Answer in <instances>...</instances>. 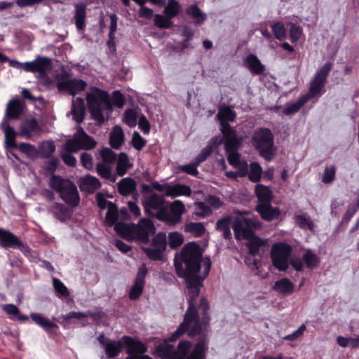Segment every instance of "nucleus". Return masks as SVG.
I'll return each mask as SVG.
<instances>
[{
    "label": "nucleus",
    "instance_id": "1",
    "mask_svg": "<svg viewBox=\"0 0 359 359\" xmlns=\"http://www.w3.org/2000/svg\"><path fill=\"white\" fill-rule=\"evenodd\" d=\"M202 251L195 242L187 243L179 256L175 257L177 275L184 279L188 290V308L177 329L155 348L161 359H206L209 338L210 305L201 297L196 305L204 277L198 275L201 268Z\"/></svg>",
    "mask_w": 359,
    "mask_h": 359
},
{
    "label": "nucleus",
    "instance_id": "2",
    "mask_svg": "<svg viewBox=\"0 0 359 359\" xmlns=\"http://www.w3.org/2000/svg\"><path fill=\"white\" fill-rule=\"evenodd\" d=\"M262 223L257 216L250 217L236 218L232 228L236 240H247L246 246L249 253L255 257L259 255L260 248L267 244L266 239H262L255 235V230L262 228Z\"/></svg>",
    "mask_w": 359,
    "mask_h": 359
},
{
    "label": "nucleus",
    "instance_id": "3",
    "mask_svg": "<svg viewBox=\"0 0 359 359\" xmlns=\"http://www.w3.org/2000/svg\"><path fill=\"white\" fill-rule=\"evenodd\" d=\"M86 102L90 116L98 125L104 123L103 111H112V104L108 93L100 88L93 86L86 94Z\"/></svg>",
    "mask_w": 359,
    "mask_h": 359
},
{
    "label": "nucleus",
    "instance_id": "4",
    "mask_svg": "<svg viewBox=\"0 0 359 359\" xmlns=\"http://www.w3.org/2000/svg\"><path fill=\"white\" fill-rule=\"evenodd\" d=\"M252 143L260 157L267 162H271L276 155L274 145V135L272 131L265 127L255 130L252 136Z\"/></svg>",
    "mask_w": 359,
    "mask_h": 359
},
{
    "label": "nucleus",
    "instance_id": "5",
    "mask_svg": "<svg viewBox=\"0 0 359 359\" xmlns=\"http://www.w3.org/2000/svg\"><path fill=\"white\" fill-rule=\"evenodd\" d=\"M50 187L57 192L61 199L72 208H76L80 202V196L76 186L69 180L60 175H53L50 178Z\"/></svg>",
    "mask_w": 359,
    "mask_h": 359
},
{
    "label": "nucleus",
    "instance_id": "6",
    "mask_svg": "<svg viewBox=\"0 0 359 359\" xmlns=\"http://www.w3.org/2000/svg\"><path fill=\"white\" fill-rule=\"evenodd\" d=\"M332 68V64L327 62L316 72L310 83L308 93L303 95L307 101L314 97L318 98L325 93V86Z\"/></svg>",
    "mask_w": 359,
    "mask_h": 359
},
{
    "label": "nucleus",
    "instance_id": "7",
    "mask_svg": "<svg viewBox=\"0 0 359 359\" xmlns=\"http://www.w3.org/2000/svg\"><path fill=\"white\" fill-rule=\"evenodd\" d=\"M97 145L95 139L88 135L85 130L79 127L73 138L66 141L64 149L69 153H77L80 150H90Z\"/></svg>",
    "mask_w": 359,
    "mask_h": 359
},
{
    "label": "nucleus",
    "instance_id": "8",
    "mask_svg": "<svg viewBox=\"0 0 359 359\" xmlns=\"http://www.w3.org/2000/svg\"><path fill=\"white\" fill-rule=\"evenodd\" d=\"M185 211L184 203L180 200H175L165 205V208L156 212L155 217L169 226H175L181 222L182 216Z\"/></svg>",
    "mask_w": 359,
    "mask_h": 359
},
{
    "label": "nucleus",
    "instance_id": "9",
    "mask_svg": "<svg viewBox=\"0 0 359 359\" xmlns=\"http://www.w3.org/2000/svg\"><path fill=\"white\" fill-rule=\"evenodd\" d=\"M292 252V247L286 243L273 244L271 250V259L273 266L280 271H286L289 267L288 259Z\"/></svg>",
    "mask_w": 359,
    "mask_h": 359
},
{
    "label": "nucleus",
    "instance_id": "10",
    "mask_svg": "<svg viewBox=\"0 0 359 359\" xmlns=\"http://www.w3.org/2000/svg\"><path fill=\"white\" fill-rule=\"evenodd\" d=\"M133 230V240L147 244L149 242V236L155 233L156 227L150 219L143 218L134 224Z\"/></svg>",
    "mask_w": 359,
    "mask_h": 359
},
{
    "label": "nucleus",
    "instance_id": "11",
    "mask_svg": "<svg viewBox=\"0 0 359 359\" xmlns=\"http://www.w3.org/2000/svg\"><path fill=\"white\" fill-rule=\"evenodd\" d=\"M217 117L222 126L221 132L223 135V138L236 136L235 130L228 123L229 121L233 122L235 120V111L229 107H222L219 109Z\"/></svg>",
    "mask_w": 359,
    "mask_h": 359
},
{
    "label": "nucleus",
    "instance_id": "12",
    "mask_svg": "<svg viewBox=\"0 0 359 359\" xmlns=\"http://www.w3.org/2000/svg\"><path fill=\"white\" fill-rule=\"evenodd\" d=\"M223 139L229 163L236 168L241 165V155L238 152L241 142L237 136Z\"/></svg>",
    "mask_w": 359,
    "mask_h": 359
},
{
    "label": "nucleus",
    "instance_id": "13",
    "mask_svg": "<svg viewBox=\"0 0 359 359\" xmlns=\"http://www.w3.org/2000/svg\"><path fill=\"white\" fill-rule=\"evenodd\" d=\"M99 344L104 348V352L108 358L117 357L123 349V340H112L104 336L102 333L97 337Z\"/></svg>",
    "mask_w": 359,
    "mask_h": 359
},
{
    "label": "nucleus",
    "instance_id": "14",
    "mask_svg": "<svg viewBox=\"0 0 359 359\" xmlns=\"http://www.w3.org/2000/svg\"><path fill=\"white\" fill-rule=\"evenodd\" d=\"M87 83L82 79H72L66 81H59L57 83L60 91H66L69 95L75 96L77 93L83 91Z\"/></svg>",
    "mask_w": 359,
    "mask_h": 359
},
{
    "label": "nucleus",
    "instance_id": "15",
    "mask_svg": "<svg viewBox=\"0 0 359 359\" xmlns=\"http://www.w3.org/2000/svg\"><path fill=\"white\" fill-rule=\"evenodd\" d=\"M147 272L148 270L145 264H142L139 268L134 284L129 292V298L131 300H136L142 295Z\"/></svg>",
    "mask_w": 359,
    "mask_h": 359
},
{
    "label": "nucleus",
    "instance_id": "16",
    "mask_svg": "<svg viewBox=\"0 0 359 359\" xmlns=\"http://www.w3.org/2000/svg\"><path fill=\"white\" fill-rule=\"evenodd\" d=\"M165 199L163 195L154 193L148 196H145L142 201V205L145 212L148 215H153L152 210L159 212L165 207Z\"/></svg>",
    "mask_w": 359,
    "mask_h": 359
},
{
    "label": "nucleus",
    "instance_id": "17",
    "mask_svg": "<svg viewBox=\"0 0 359 359\" xmlns=\"http://www.w3.org/2000/svg\"><path fill=\"white\" fill-rule=\"evenodd\" d=\"M122 340L123 347L127 348L126 353L128 356L146 353L148 351L147 346L143 342L130 336H123Z\"/></svg>",
    "mask_w": 359,
    "mask_h": 359
},
{
    "label": "nucleus",
    "instance_id": "18",
    "mask_svg": "<svg viewBox=\"0 0 359 359\" xmlns=\"http://www.w3.org/2000/svg\"><path fill=\"white\" fill-rule=\"evenodd\" d=\"M22 65L23 69L27 72L43 74L50 67V60L46 57H38L33 61L24 62Z\"/></svg>",
    "mask_w": 359,
    "mask_h": 359
},
{
    "label": "nucleus",
    "instance_id": "19",
    "mask_svg": "<svg viewBox=\"0 0 359 359\" xmlns=\"http://www.w3.org/2000/svg\"><path fill=\"white\" fill-rule=\"evenodd\" d=\"M25 108V101L15 98L10 100L6 106V117L4 118L18 120L23 114Z\"/></svg>",
    "mask_w": 359,
    "mask_h": 359
},
{
    "label": "nucleus",
    "instance_id": "20",
    "mask_svg": "<svg viewBox=\"0 0 359 359\" xmlns=\"http://www.w3.org/2000/svg\"><path fill=\"white\" fill-rule=\"evenodd\" d=\"M20 238L12 232L0 228V245L5 248H16L22 246Z\"/></svg>",
    "mask_w": 359,
    "mask_h": 359
},
{
    "label": "nucleus",
    "instance_id": "21",
    "mask_svg": "<svg viewBox=\"0 0 359 359\" xmlns=\"http://www.w3.org/2000/svg\"><path fill=\"white\" fill-rule=\"evenodd\" d=\"M255 210L259 214L261 218L266 222H272L280 215L279 208L273 207L271 203L264 205H257Z\"/></svg>",
    "mask_w": 359,
    "mask_h": 359
},
{
    "label": "nucleus",
    "instance_id": "22",
    "mask_svg": "<svg viewBox=\"0 0 359 359\" xmlns=\"http://www.w3.org/2000/svg\"><path fill=\"white\" fill-rule=\"evenodd\" d=\"M255 192L257 198V205H264L271 203L273 196L271 190L268 187L258 184L255 187Z\"/></svg>",
    "mask_w": 359,
    "mask_h": 359
},
{
    "label": "nucleus",
    "instance_id": "23",
    "mask_svg": "<svg viewBox=\"0 0 359 359\" xmlns=\"http://www.w3.org/2000/svg\"><path fill=\"white\" fill-rule=\"evenodd\" d=\"M1 127L5 135L6 146L8 148L16 149L17 142L15 139L18 134L14 128L9 125L7 119L6 118H4L2 121Z\"/></svg>",
    "mask_w": 359,
    "mask_h": 359
},
{
    "label": "nucleus",
    "instance_id": "24",
    "mask_svg": "<svg viewBox=\"0 0 359 359\" xmlns=\"http://www.w3.org/2000/svg\"><path fill=\"white\" fill-rule=\"evenodd\" d=\"M245 65L254 74L262 75L265 72V66L261 62L257 55L250 54L244 61Z\"/></svg>",
    "mask_w": 359,
    "mask_h": 359
},
{
    "label": "nucleus",
    "instance_id": "25",
    "mask_svg": "<svg viewBox=\"0 0 359 359\" xmlns=\"http://www.w3.org/2000/svg\"><path fill=\"white\" fill-rule=\"evenodd\" d=\"M40 130L41 128L37 120L32 117L21 123L19 135L29 139L32 137V132H37Z\"/></svg>",
    "mask_w": 359,
    "mask_h": 359
},
{
    "label": "nucleus",
    "instance_id": "26",
    "mask_svg": "<svg viewBox=\"0 0 359 359\" xmlns=\"http://www.w3.org/2000/svg\"><path fill=\"white\" fill-rule=\"evenodd\" d=\"M117 188L118 193L121 196H127L136 191L137 184L134 179L126 177L118 182Z\"/></svg>",
    "mask_w": 359,
    "mask_h": 359
},
{
    "label": "nucleus",
    "instance_id": "27",
    "mask_svg": "<svg viewBox=\"0 0 359 359\" xmlns=\"http://www.w3.org/2000/svg\"><path fill=\"white\" fill-rule=\"evenodd\" d=\"M191 189L189 186L176 184L173 186H166L165 195L172 198L180 196H190L191 195Z\"/></svg>",
    "mask_w": 359,
    "mask_h": 359
},
{
    "label": "nucleus",
    "instance_id": "28",
    "mask_svg": "<svg viewBox=\"0 0 359 359\" xmlns=\"http://www.w3.org/2000/svg\"><path fill=\"white\" fill-rule=\"evenodd\" d=\"M30 318L38 325L41 327L46 332H51L53 330H57L58 325L50 321L48 318L43 317L42 315L36 313H31Z\"/></svg>",
    "mask_w": 359,
    "mask_h": 359
},
{
    "label": "nucleus",
    "instance_id": "29",
    "mask_svg": "<svg viewBox=\"0 0 359 359\" xmlns=\"http://www.w3.org/2000/svg\"><path fill=\"white\" fill-rule=\"evenodd\" d=\"M75 25L78 30H83L86 26V6L83 3H79L75 6Z\"/></svg>",
    "mask_w": 359,
    "mask_h": 359
},
{
    "label": "nucleus",
    "instance_id": "30",
    "mask_svg": "<svg viewBox=\"0 0 359 359\" xmlns=\"http://www.w3.org/2000/svg\"><path fill=\"white\" fill-rule=\"evenodd\" d=\"M79 187L81 190H88L93 191L100 188L101 184L99 180L90 175H87L82 177L80 180Z\"/></svg>",
    "mask_w": 359,
    "mask_h": 359
},
{
    "label": "nucleus",
    "instance_id": "31",
    "mask_svg": "<svg viewBox=\"0 0 359 359\" xmlns=\"http://www.w3.org/2000/svg\"><path fill=\"white\" fill-rule=\"evenodd\" d=\"M124 142V133L122 128L116 126L114 127L109 137V144L115 149H118Z\"/></svg>",
    "mask_w": 359,
    "mask_h": 359
},
{
    "label": "nucleus",
    "instance_id": "32",
    "mask_svg": "<svg viewBox=\"0 0 359 359\" xmlns=\"http://www.w3.org/2000/svg\"><path fill=\"white\" fill-rule=\"evenodd\" d=\"M133 226V223L128 224L123 222H118L114 226L118 236L123 238L132 241Z\"/></svg>",
    "mask_w": 359,
    "mask_h": 359
},
{
    "label": "nucleus",
    "instance_id": "33",
    "mask_svg": "<svg viewBox=\"0 0 359 359\" xmlns=\"http://www.w3.org/2000/svg\"><path fill=\"white\" fill-rule=\"evenodd\" d=\"M273 290L281 294H291L294 291V285L288 278H283L275 282Z\"/></svg>",
    "mask_w": 359,
    "mask_h": 359
},
{
    "label": "nucleus",
    "instance_id": "34",
    "mask_svg": "<svg viewBox=\"0 0 359 359\" xmlns=\"http://www.w3.org/2000/svg\"><path fill=\"white\" fill-rule=\"evenodd\" d=\"M130 167L131 165L129 163L128 155L125 152L120 153L118 157L116 168L118 175L121 177L125 175L128 169Z\"/></svg>",
    "mask_w": 359,
    "mask_h": 359
},
{
    "label": "nucleus",
    "instance_id": "35",
    "mask_svg": "<svg viewBox=\"0 0 359 359\" xmlns=\"http://www.w3.org/2000/svg\"><path fill=\"white\" fill-rule=\"evenodd\" d=\"M184 231L190 233L195 237H201L205 232V228L201 222H189L185 224Z\"/></svg>",
    "mask_w": 359,
    "mask_h": 359
},
{
    "label": "nucleus",
    "instance_id": "36",
    "mask_svg": "<svg viewBox=\"0 0 359 359\" xmlns=\"http://www.w3.org/2000/svg\"><path fill=\"white\" fill-rule=\"evenodd\" d=\"M118 219V210L115 203H110L105 216V222L107 226L111 227L117 224Z\"/></svg>",
    "mask_w": 359,
    "mask_h": 359
},
{
    "label": "nucleus",
    "instance_id": "37",
    "mask_svg": "<svg viewBox=\"0 0 359 359\" xmlns=\"http://www.w3.org/2000/svg\"><path fill=\"white\" fill-rule=\"evenodd\" d=\"M180 4L177 0H168L163 13L168 17L172 19L180 14Z\"/></svg>",
    "mask_w": 359,
    "mask_h": 359
},
{
    "label": "nucleus",
    "instance_id": "38",
    "mask_svg": "<svg viewBox=\"0 0 359 359\" xmlns=\"http://www.w3.org/2000/svg\"><path fill=\"white\" fill-rule=\"evenodd\" d=\"M188 15L194 18L196 24H200L206 19V16L196 4L190 6L187 10Z\"/></svg>",
    "mask_w": 359,
    "mask_h": 359
},
{
    "label": "nucleus",
    "instance_id": "39",
    "mask_svg": "<svg viewBox=\"0 0 359 359\" xmlns=\"http://www.w3.org/2000/svg\"><path fill=\"white\" fill-rule=\"evenodd\" d=\"M142 250L147 257L152 261H163V252L165 250L154 247H143Z\"/></svg>",
    "mask_w": 359,
    "mask_h": 359
},
{
    "label": "nucleus",
    "instance_id": "40",
    "mask_svg": "<svg viewBox=\"0 0 359 359\" xmlns=\"http://www.w3.org/2000/svg\"><path fill=\"white\" fill-rule=\"evenodd\" d=\"M302 259L306 266L310 269L316 268L320 263L319 257L309 249L304 254Z\"/></svg>",
    "mask_w": 359,
    "mask_h": 359
},
{
    "label": "nucleus",
    "instance_id": "41",
    "mask_svg": "<svg viewBox=\"0 0 359 359\" xmlns=\"http://www.w3.org/2000/svg\"><path fill=\"white\" fill-rule=\"evenodd\" d=\"M96 170L97 174L104 179L109 180L115 182L116 177L111 173V168L104 163H99L97 164Z\"/></svg>",
    "mask_w": 359,
    "mask_h": 359
},
{
    "label": "nucleus",
    "instance_id": "42",
    "mask_svg": "<svg viewBox=\"0 0 359 359\" xmlns=\"http://www.w3.org/2000/svg\"><path fill=\"white\" fill-rule=\"evenodd\" d=\"M262 174V168L261 165L257 163L253 162L250 163V169L248 173V179L254 183H257L261 180Z\"/></svg>",
    "mask_w": 359,
    "mask_h": 359
},
{
    "label": "nucleus",
    "instance_id": "43",
    "mask_svg": "<svg viewBox=\"0 0 359 359\" xmlns=\"http://www.w3.org/2000/svg\"><path fill=\"white\" fill-rule=\"evenodd\" d=\"M154 25L160 29H170L173 26V22L166 15L155 14Z\"/></svg>",
    "mask_w": 359,
    "mask_h": 359
},
{
    "label": "nucleus",
    "instance_id": "44",
    "mask_svg": "<svg viewBox=\"0 0 359 359\" xmlns=\"http://www.w3.org/2000/svg\"><path fill=\"white\" fill-rule=\"evenodd\" d=\"M151 245L154 248L165 250L168 245L165 233L158 232L151 240Z\"/></svg>",
    "mask_w": 359,
    "mask_h": 359
},
{
    "label": "nucleus",
    "instance_id": "45",
    "mask_svg": "<svg viewBox=\"0 0 359 359\" xmlns=\"http://www.w3.org/2000/svg\"><path fill=\"white\" fill-rule=\"evenodd\" d=\"M53 208L57 218L60 221H65L69 215V209L62 203H55Z\"/></svg>",
    "mask_w": 359,
    "mask_h": 359
},
{
    "label": "nucleus",
    "instance_id": "46",
    "mask_svg": "<svg viewBox=\"0 0 359 359\" xmlns=\"http://www.w3.org/2000/svg\"><path fill=\"white\" fill-rule=\"evenodd\" d=\"M306 98L304 96H302L299 98V100L294 104L287 107L283 110V114L285 115H291L295 114L299 111V109L307 102Z\"/></svg>",
    "mask_w": 359,
    "mask_h": 359
},
{
    "label": "nucleus",
    "instance_id": "47",
    "mask_svg": "<svg viewBox=\"0 0 359 359\" xmlns=\"http://www.w3.org/2000/svg\"><path fill=\"white\" fill-rule=\"evenodd\" d=\"M271 31L274 37L279 41H283L286 38V29L280 22L271 25Z\"/></svg>",
    "mask_w": 359,
    "mask_h": 359
},
{
    "label": "nucleus",
    "instance_id": "48",
    "mask_svg": "<svg viewBox=\"0 0 359 359\" xmlns=\"http://www.w3.org/2000/svg\"><path fill=\"white\" fill-rule=\"evenodd\" d=\"M302 33L303 29L301 26L293 22L290 24L289 35L292 43H295L299 41Z\"/></svg>",
    "mask_w": 359,
    "mask_h": 359
},
{
    "label": "nucleus",
    "instance_id": "49",
    "mask_svg": "<svg viewBox=\"0 0 359 359\" xmlns=\"http://www.w3.org/2000/svg\"><path fill=\"white\" fill-rule=\"evenodd\" d=\"M53 284L57 295L62 297H67L69 295V292L65 284L58 278H53Z\"/></svg>",
    "mask_w": 359,
    "mask_h": 359
},
{
    "label": "nucleus",
    "instance_id": "50",
    "mask_svg": "<svg viewBox=\"0 0 359 359\" xmlns=\"http://www.w3.org/2000/svg\"><path fill=\"white\" fill-rule=\"evenodd\" d=\"M100 156L104 163H114L116 160V154L108 147H104L100 151Z\"/></svg>",
    "mask_w": 359,
    "mask_h": 359
},
{
    "label": "nucleus",
    "instance_id": "51",
    "mask_svg": "<svg viewBox=\"0 0 359 359\" xmlns=\"http://www.w3.org/2000/svg\"><path fill=\"white\" fill-rule=\"evenodd\" d=\"M169 245L170 248L175 249L180 246L184 241L182 234L178 232H172L169 234Z\"/></svg>",
    "mask_w": 359,
    "mask_h": 359
},
{
    "label": "nucleus",
    "instance_id": "52",
    "mask_svg": "<svg viewBox=\"0 0 359 359\" xmlns=\"http://www.w3.org/2000/svg\"><path fill=\"white\" fill-rule=\"evenodd\" d=\"M213 149V144L209 143L204 149H202L201 153L195 158V161L199 164L204 162L212 154Z\"/></svg>",
    "mask_w": 359,
    "mask_h": 359
},
{
    "label": "nucleus",
    "instance_id": "53",
    "mask_svg": "<svg viewBox=\"0 0 359 359\" xmlns=\"http://www.w3.org/2000/svg\"><path fill=\"white\" fill-rule=\"evenodd\" d=\"M196 206L197 209V212H196V215L200 217H205L212 214V210L210 207L207 205L204 202L199 201L196 203Z\"/></svg>",
    "mask_w": 359,
    "mask_h": 359
},
{
    "label": "nucleus",
    "instance_id": "54",
    "mask_svg": "<svg viewBox=\"0 0 359 359\" xmlns=\"http://www.w3.org/2000/svg\"><path fill=\"white\" fill-rule=\"evenodd\" d=\"M336 168L334 165L330 167H325L322 178V182L325 184L332 182L335 178Z\"/></svg>",
    "mask_w": 359,
    "mask_h": 359
},
{
    "label": "nucleus",
    "instance_id": "55",
    "mask_svg": "<svg viewBox=\"0 0 359 359\" xmlns=\"http://www.w3.org/2000/svg\"><path fill=\"white\" fill-rule=\"evenodd\" d=\"M55 151V145L53 141H48L43 144L41 153L43 157L50 158Z\"/></svg>",
    "mask_w": 359,
    "mask_h": 359
},
{
    "label": "nucleus",
    "instance_id": "56",
    "mask_svg": "<svg viewBox=\"0 0 359 359\" xmlns=\"http://www.w3.org/2000/svg\"><path fill=\"white\" fill-rule=\"evenodd\" d=\"M117 16L116 14H112L110 16V27H109V41H108V44L110 46L111 44L114 45V42H113L115 39V32L117 29Z\"/></svg>",
    "mask_w": 359,
    "mask_h": 359
},
{
    "label": "nucleus",
    "instance_id": "57",
    "mask_svg": "<svg viewBox=\"0 0 359 359\" xmlns=\"http://www.w3.org/2000/svg\"><path fill=\"white\" fill-rule=\"evenodd\" d=\"M72 114L73 115V119L77 123H81L83 122L85 114H86V107H76L74 105H72Z\"/></svg>",
    "mask_w": 359,
    "mask_h": 359
},
{
    "label": "nucleus",
    "instance_id": "58",
    "mask_svg": "<svg viewBox=\"0 0 359 359\" xmlns=\"http://www.w3.org/2000/svg\"><path fill=\"white\" fill-rule=\"evenodd\" d=\"M146 144L147 141L137 132L133 133L132 145L136 150L141 151Z\"/></svg>",
    "mask_w": 359,
    "mask_h": 359
},
{
    "label": "nucleus",
    "instance_id": "59",
    "mask_svg": "<svg viewBox=\"0 0 359 359\" xmlns=\"http://www.w3.org/2000/svg\"><path fill=\"white\" fill-rule=\"evenodd\" d=\"M199 165V163L194 161V163L180 166V169L181 171L187 174L196 177L198 174V170L197 168Z\"/></svg>",
    "mask_w": 359,
    "mask_h": 359
},
{
    "label": "nucleus",
    "instance_id": "60",
    "mask_svg": "<svg viewBox=\"0 0 359 359\" xmlns=\"http://www.w3.org/2000/svg\"><path fill=\"white\" fill-rule=\"evenodd\" d=\"M111 104L114 105L118 108H122L126 102L123 95L119 90H115L112 93Z\"/></svg>",
    "mask_w": 359,
    "mask_h": 359
},
{
    "label": "nucleus",
    "instance_id": "61",
    "mask_svg": "<svg viewBox=\"0 0 359 359\" xmlns=\"http://www.w3.org/2000/svg\"><path fill=\"white\" fill-rule=\"evenodd\" d=\"M124 122L130 127H134L137 124V114L131 109H127L124 114Z\"/></svg>",
    "mask_w": 359,
    "mask_h": 359
},
{
    "label": "nucleus",
    "instance_id": "62",
    "mask_svg": "<svg viewBox=\"0 0 359 359\" xmlns=\"http://www.w3.org/2000/svg\"><path fill=\"white\" fill-rule=\"evenodd\" d=\"M358 210V209L357 208V207H355L353 204L349 205L346 212L344 213V215L341 219V225L348 224V223L350 222L351 218L357 212Z\"/></svg>",
    "mask_w": 359,
    "mask_h": 359
},
{
    "label": "nucleus",
    "instance_id": "63",
    "mask_svg": "<svg viewBox=\"0 0 359 359\" xmlns=\"http://www.w3.org/2000/svg\"><path fill=\"white\" fill-rule=\"evenodd\" d=\"M93 159L90 154L83 152L81 154V163L87 170H91L93 167Z\"/></svg>",
    "mask_w": 359,
    "mask_h": 359
},
{
    "label": "nucleus",
    "instance_id": "64",
    "mask_svg": "<svg viewBox=\"0 0 359 359\" xmlns=\"http://www.w3.org/2000/svg\"><path fill=\"white\" fill-rule=\"evenodd\" d=\"M95 200L97 202V205L101 210H104L107 208H108L110 206V203H113L111 201H107L102 193L98 192L95 195Z\"/></svg>",
    "mask_w": 359,
    "mask_h": 359
}]
</instances>
